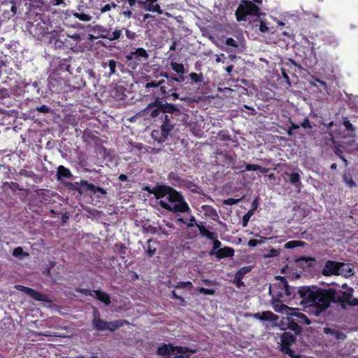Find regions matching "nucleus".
<instances>
[{
  "mask_svg": "<svg viewBox=\"0 0 358 358\" xmlns=\"http://www.w3.org/2000/svg\"><path fill=\"white\" fill-rule=\"evenodd\" d=\"M342 287H347V289H322L311 285L301 286L297 292L302 299L301 303L308 304L309 313L319 316L330 307L331 303H339L343 309L358 306V298L353 296L354 289L348 287L346 284Z\"/></svg>",
  "mask_w": 358,
  "mask_h": 358,
  "instance_id": "nucleus-1",
  "label": "nucleus"
},
{
  "mask_svg": "<svg viewBox=\"0 0 358 358\" xmlns=\"http://www.w3.org/2000/svg\"><path fill=\"white\" fill-rule=\"evenodd\" d=\"M143 190L154 194L159 201V206L172 213H188L191 209L182 194L171 186L157 184L154 187L144 186Z\"/></svg>",
  "mask_w": 358,
  "mask_h": 358,
  "instance_id": "nucleus-2",
  "label": "nucleus"
},
{
  "mask_svg": "<svg viewBox=\"0 0 358 358\" xmlns=\"http://www.w3.org/2000/svg\"><path fill=\"white\" fill-rule=\"evenodd\" d=\"M260 14L259 8L248 0H242L236 10V17L238 22L245 21L247 17L259 18Z\"/></svg>",
  "mask_w": 358,
  "mask_h": 358,
  "instance_id": "nucleus-3",
  "label": "nucleus"
},
{
  "mask_svg": "<svg viewBox=\"0 0 358 358\" xmlns=\"http://www.w3.org/2000/svg\"><path fill=\"white\" fill-rule=\"evenodd\" d=\"M81 41V37L78 34L71 36L59 34L55 41V46L58 49H69L74 50Z\"/></svg>",
  "mask_w": 358,
  "mask_h": 358,
  "instance_id": "nucleus-4",
  "label": "nucleus"
},
{
  "mask_svg": "<svg viewBox=\"0 0 358 358\" xmlns=\"http://www.w3.org/2000/svg\"><path fill=\"white\" fill-rule=\"evenodd\" d=\"M149 55L143 48H138L135 51H131L125 55V59L128 63V66L132 69H136L137 66L143 62H147Z\"/></svg>",
  "mask_w": 358,
  "mask_h": 358,
  "instance_id": "nucleus-5",
  "label": "nucleus"
},
{
  "mask_svg": "<svg viewBox=\"0 0 358 358\" xmlns=\"http://www.w3.org/2000/svg\"><path fill=\"white\" fill-rule=\"evenodd\" d=\"M124 324H127V322L124 320L106 322L101 318H93L92 321L93 328L99 331L109 330L110 331L113 332L116 329L122 327Z\"/></svg>",
  "mask_w": 358,
  "mask_h": 358,
  "instance_id": "nucleus-6",
  "label": "nucleus"
},
{
  "mask_svg": "<svg viewBox=\"0 0 358 358\" xmlns=\"http://www.w3.org/2000/svg\"><path fill=\"white\" fill-rule=\"evenodd\" d=\"M275 310L276 312H282L283 310H287V315L290 316H294L297 318V322L301 324H304L309 325L311 324L310 320L308 318V317L300 312L299 308H289L285 304L280 305V308H277V305L275 306Z\"/></svg>",
  "mask_w": 358,
  "mask_h": 358,
  "instance_id": "nucleus-7",
  "label": "nucleus"
},
{
  "mask_svg": "<svg viewBox=\"0 0 358 358\" xmlns=\"http://www.w3.org/2000/svg\"><path fill=\"white\" fill-rule=\"evenodd\" d=\"M160 118L162 122L161 125L162 136L158 141L162 142L167 138L170 131L173 129L175 123L173 122V115L163 113L161 115Z\"/></svg>",
  "mask_w": 358,
  "mask_h": 358,
  "instance_id": "nucleus-8",
  "label": "nucleus"
},
{
  "mask_svg": "<svg viewBox=\"0 0 358 358\" xmlns=\"http://www.w3.org/2000/svg\"><path fill=\"white\" fill-rule=\"evenodd\" d=\"M278 280V282H275L270 286L269 293L273 295V307L277 305V308H280L282 299H284L283 291L284 288L281 286L280 279L277 277Z\"/></svg>",
  "mask_w": 358,
  "mask_h": 358,
  "instance_id": "nucleus-9",
  "label": "nucleus"
},
{
  "mask_svg": "<svg viewBox=\"0 0 358 358\" xmlns=\"http://www.w3.org/2000/svg\"><path fill=\"white\" fill-rule=\"evenodd\" d=\"M75 185L78 187H76V189L80 194L86 192H91L93 194L96 192H99L101 194H106V191L103 188L89 183L87 180H82L80 182H76Z\"/></svg>",
  "mask_w": 358,
  "mask_h": 358,
  "instance_id": "nucleus-10",
  "label": "nucleus"
},
{
  "mask_svg": "<svg viewBox=\"0 0 358 358\" xmlns=\"http://www.w3.org/2000/svg\"><path fill=\"white\" fill-rule=\"evenodd\" d=\"M15 288L17 290L25 293L26 294H27L29 296H30L35 301H43V302H50V299L48 298V296L45 294L41 293L38 291H36L30 287H25L23 285H17L15 286Z\"/></svg>",
  "mask_w": 358,
  "mask_h": 358,
  "instance_id": "nucleus-11",
  "label": "nucleus"
},
{
  "mask_svg": "<svg viewBox=\"0 0 358 358\" xmlns=\"http://www.w3.org/2000/svg\"><path fill=\"white\" fill-rule=\"evenodd\" d=\"M279 278L280 279L281 286L284 288V299H282V301H287L296 298V295H299L297 291L299 287H291L288 285V282L285 277L279 276Z\"/></svg>",
  "mask_w": 358,
  "mask_h": 358,
  "instance_id": "nucleus-12",
  "label": "nucleus"
},
{
  "mask_svg": "<svg viewBox=\"0 0 358 358\" xmlns=\"http://www.w3.org/2000/svg\"><path fill=\"white\" fill-rule=\"evenodd\" d=\"M338 262L328 260L322 270V274L324 276L338 275Z\"/></svg>",
  "mask_w": 358,
  "mask_h": 358,
  "instance_id": "nucleus-13",
  "label": "nucleus"
},
{
  "mask_svg": "<svg viewBox=\"0 0 358 358\" xmlns=\"http://www.w3.org/2000/svg\"><path fill=\"white\" fill-rule=\"evenodd\" d=\"M210 255H215L219 259L232 257L234 255V250L233 248L225 246L222 248L218 249L217 251L211 250L209 252Z\"/></svg>",
  "mask_w": 358,
  "mask_h": 358,
  "instance_id": "nucleus-14",
  "label": "nucleus"
},
{
  "mask_svg": "<svg viewBox=\"0 0 358 358\" xmlns=\"http://www.w3.org/2000/svg\"><path fill=\"white\" fill-rule=\"evenodd\" d=\"M137 2L140 5L141 8L144 9L145 10L150 12H156L158 14L163 13V11L158 3H150L146 0H138Z\"/></svg>",
  "mask_w": 358,
  "mask_h": 358,
  "instance_id": "nucleus-15",
  "label": "nucleus"
},
{
  "mask_svg": "<svg viewBox=\"0 0 358 358\" xmlns=\"http://www.w3.org/2000/svg\"><path fill=\"white\" fill-rule=\"evenodd\" d=\"M355 272L350 264L343 262H338V275H343L345 278H348L354 275Z\"/></svg>",
  "mask_w": 358,
  "mask_h": 358,
  "instance_id": "nucleus-16",
  "label": "nucleus"
},
{
  "mask_svg": "<svg viewBox=\"0 0 358 358\" xmlns=\"http://www.w3.org/2000/svg\"><path fill=\"white\" fill-rule=\"evenodd\" d=\"M101 66L104 69H106L107 67L109 69L108 77H111L112 76L117 74L116 68L117 66H122V64H121V63H119L114 59H108V60L103 61L102 62Z\"/></svg>",
  "mask_w": 358,
  "mask_h": 358,
  "instance_id": "nucleus-17",
  "label": "nucleus"
},
{
  "mask_svg": "<svg viewBox=\"0 0 358 358\" xmlns=\"http://www.w3.org/2000/svg\"><path fill=\"white\" fill-rule=\"evenodd\" d=\"M324 333L327 335H330L336 340L344 341L347 338L346 334L343 331L330 327H324Z\"/></svg>",
  "mask_w": 358,
  "mask_h": 358,
  "instance_id": "nucleus-18",
  "label": "nucleus"
},
{
  "mask_svg": "<svg viewBox=\"0 0 358 358\" xmlns=\"http://www.w3.org/2000/svg\"><path fill=\"white\" fill-rule=\"evenodd\" d=\"M296 341V337L289 332H284L281 336V350L290 347Z\"/></svg>",
  "mask_w": 358,
  "mask_h": 358,
  "instance_id": "nucleus-19",
  "label": "nucleus"
},
{
  "mask_svg": "<svg viewBox=\"0 0 358 358\" xmlns=\"http://www.w3.org/2000/svg\"><path fill=\"white\" fill-rule=\"evenodd\" d=\"M73 177V174L71 171L66 168L64 166L60 165L57 168V180H62L63 179H70Z\"/></svg>",
  "mask_w": 358,
  "mask_h": 358,
  "instance_id": "nucleus-20",
  "label": "nucleus"
},
{
  "mask_svg": "<svg viewBox=\"0 0 358 358\" xmlns=\"http://www.w3.org/2000/svg\"><path fill=\"white\" fill-rule=\"evenodd\" d=\"M285 174L289 176V182L300 192L303 187L300 174L299 173H288L287 172H285Z\"/></svg>",
  "mask_w": 358,
  "mask_h": 358,
  "instance_id": "nucleus-21",
  "label": "nucleus"
},
{
  "mask_svg": "<svg viewBox=\"0 0 358 358\" xmlns=\"http://www.w3.org/2000/svg\"><path fill=\"white\" fill-rule=\"evenodd\" d=\"M158 243L159 242L157 241L153 240L152 238L148 240L147 245L144 247V250L149 257H152L155 255L157 250L155 245Z\"/></svg>",
  "mask_w": 358,
  "mask_h": 358,
  "instance_id": "nucleus-22",
  "label": "nucleus"
},
{
  "mask_svg": "<svg viewBox=\"0 0 358 358\" xmlns=\"http://www.w3.org/2000/svg\"><path fill=\"white\" fill-rule=\"evenodd\" d=\"M70 62H71V57H69V59H59L58 66L57 67V71L68 72L70 74H71L72 71L71 69V66Z\"/></svg>",
  "mask_w": 358,
  "mask_h": 358,
  "instance_id": "nucleus-23",
  "label": "nucleus"
},
{
  "mask_svg": "<svg viewBox=\"0 0 358 358\" xmlns=\"http://www.w3.org/2000/svg\"><path fill=\"white\" fill-rule=\"evenodd\" d=\"M94 298H96L106 306H108L111 303L110 296L106 292L101 290H96L94 292Z\"/></svg>",
  "mask_w": 358,
  "mask_h": 358,
  "instance_id": "nucleus-24",
  "label": "nucleus"
},
{
  "mask_svg": "<svg viewBox=\"0 0 358 358\" xmlns=\"http://www.w3.org/2000/svg\"><path fill=\"white\" fill-rule=\"evenodd\" d=\"M255 317L262 321L274 322L278 319V316L271 311H264L261 314L257 313Z\"/></svg>",
  "mask_w": 358,
  "mask_h": 358,
  "instance_id": "nucleus-25",
  "label": "nucleus"
},
{
  "mask_svg": "<svg viewBox=\"0 0 358 358\" xmlns=\"http://www.w3.org/2000/svg\"><path fill=\"white\" fill-rule=\"evenodd\" d=\"M162 108V114H169L173 115L174 113H178L180 111L177 106L173 103H165L163 104Z\"/></svg>",
  "mask_w": 358,
  "mask_h": 358,
  "instance_id": "nucleus-26",
  "label": "nucleus"
},
{
  "mask_svg": "<svg viewBox=\"0 0 358 358\" xmlns=\"http://www.w3.org/2000/svg\"><path fill=\"white\" fill-rule=\"evenodd\" d=\"M109 29L110 30H109L108 34H107L108 36H107L106 39H108L110 41L118 40L122 36V31L124 30V29H119V28L116 27L114 29V31H112V28H109Z\"/></svg>",
  "mask_w": 358,
  "mask_h": 358,
  "instance_id": "nucleus-27",
  "label": "nucleus"
},
{
  "mask_svg": "<svg viewBox=\"0 0 358 358\" xmlns=\"http://www.w3.org/2000/svg\"><path fill=\"white\" fill-rule=\"evenodd\" d=\"M170 348H172L173 350V353L176 352L178 353V355H182L186 353H191L194 354L196 352V350H192L188 347H184V346H174L173 344H170Z\"/></svg>",
  "mask_w": 358,
  "mask_h": 358,
  "instance_id": "nucleus-28",
  "label": "nucleus"
},
{
  "mask_svg": "<svg viewBox=\"0 0 358 358\" xmlns=\"http://www.w3.org/2000/svg\"><path fill=\"white\" fill-rule=\"evenodd\" d=\"M199 233L202 236H206L210 240L215 239L217 238V234L215 232H210L204 226L196 224Z\"/></svg>",
  "mask_w": 358,
  "mask_h": 358,
  "instance_id": "nucleus-29",
  "label": "nucleus"
},
{
  "mask_svg": "<svg viewBox=\"0 0 358 358\" xmlns=\"http://www.w3.org/2000/svg\"><path fill=\"white\" fill-rule=\"evenodd\" d=\"M162 98H156L155 100L152 102H151L144 110L143 112L145 114H148L150 113V110L152 108H156L158 109H160L162 110L163 103L162 101Z\"/></svg>",
  "mask_w": 358,
  "mask_h": 358,
  "instance_id": "nucleus-30",
  "label": "nucleus"
},
{
  "mask_svg": "<svg viewBox=\"0 0 358 358\" xmlns=\"http://www.w3.org/2000/svg\"><path fill=\"white\" fill-rule=\"evenodd\" d=\"M187 78H189L191 80L192 84H200L201 83H203V75L202 73H197L195 72L190 73Z\"/></svg>",
  "mask_w": 358,
  "mask_h": 358,
  "instance_id": "nucleus-31",
  "label": "nucleus"
},
{
  "mask_svg": "<svg viewBox=\"0 0 358 358\" xmlns=\"http://www.w3.org/2000/svg\"><path fill=\"white\" fill-rule=\"evenodd\" d=\"M157 353L161 356H166L170 353H173V350L171 348H170V344L167 345L166 343H163L162 345L157 348Z\"/></svg>",
  "mask_w": 358,
  "mask_h": 358,
  "instance_id": "nucleus-32",
  "label": "nucleus"
},
{
  "mask_svg": "<svg viewBox=\"0 0 358 358\" xmlns=\"http://www.w3.org/2000/svg\"><path fill=\"white\" fill-rule=\"evenodd\" d=\"M288 328L294 331L296 334H299L301 332V327L298 324V322L294 319L288 318Z\"/></svg>",
  "mask_w": 358,
  "mask_h": 358,
  "instance_id": "nucleus-33",
  "label": "nucleus"
},
{
  "mask_svg": "<svg viewBox=\"0 0 358 358\" xmlns=\"http://www.w3.org/2000/svg\"><path fill=\"white\" fill-rule=\"evenodd\" d=\"M159 90L162 95V99L166 100L169 99V92H171L172 91H176L178 88L171 87L170 90H166V85L165 84H162L159 85Z\"/></svg>",
  "mask_w": 358,
  "mask_h": 358,
  "instance_id": "nucleus-34",
  "label": "nucleus"
},
{
  "mask_svg": "<svg viewBox=\"0 0 358 358\" xmlns=\"http://www.w3.org/2000/svg\"><path fill=\"white\" fill-rule=\"evenodd\" d=\"M109 29L101 25H97L94 27V32L98 34L99 38H107L109 32Z\"/></svg>",
  "mask_w": 358,
  "mask_h": 358,
  "instance_id": "nucleus-35",
  "label": "nucleus"
},
{
  "mask_svg": "<svg viewBox=\"0 0 358 358\" xmlns=\"http://www.w3.org/2000/svg\"><path fill=\"white\" fill-rule=\"evenodd\" d=\"M171 69L178 75H183L186 73L185 69L182 64L171 62Z\"/></svg>",
  "mask_w": 358,
  "mask_h": 358,
  "instance_id": "nucleus-36",
  "label": "nucleus"
},
{
  "mask_svg": "<svg viewBox=\"0 0 358 358\" xmlns=\"http://www.w3.org/2000/svg\"><path fill=\"white\" fill-rule=\"evenodd\" d=\"M255 27H259V29L262 33H266L268 31V28L265 22H264L262 20H259V18H257L254 20Z\"/></svg>",
  "mask_w": 358,
  "mask_h": 358,
  "instance_id": "nucleus-37",
  "label": "nucleus"
},
{
  "mask_svg": "<svg viewBox=\"0 0 358 358\" xmlns=\"http://www.w3.org/2000/svg\"><path fill=\"white\" fill-rule=\"evenodd\" d=\"M343 180L344 182L350 188L357 186L356 182L352 180V176L350 173H345L343 175Z\"/></svg>",
  "mask_w": 358,
  "mask_h": 358,
  "instance_id": "nucleus-38",
  "label": "nucleus"
},
{
  "mask_svg": "<svg viewBox=\"0 0 358 358\" xmlns=\"http://www.w3.org/2000/svg\"><path fill=\"white\" fill-rule=\"evenodd\" d=\"M257 209V206L254 207V208L250 209L245 213L242 219V226L245 227L248 226V222L251 217V216L254 214V211Z\"/></svg>",
  "mask_w": 358,
  "mask_h": 358,
  "instance_id": "nucleus-39",
  "label": "nucleus"
},
{
  "mask_svg": "<svg viewBox=\"0 0 358 358\" xmlns=\"http://www.w3.org/2000/svg\"><path fill=\"white\" fill-rule=\"evenodd\" d=\"M304 242L301 241H290L285 244V248L292 249L296 247L303 246Z\"/></svg>",
  "mask_w": 358,
  "mask_h": 358,
  "instance_id": "nucleus-40",
  "label": "nucleus"
},
{
  "mask_svg": "<svg viewBox=\"0 0 358 358\" xmlns=\"http://www.w3.org/2000/svg\"><path fill=\"white\" fill-rule=\"evenodd\" d=\"M13 255L15 257L22 258L24 257H28L29 254L24 252L22 247H17L14 248L13 251Z\"/></svg>",
  "mask_w": 358,
  "mask_h": 358,
  "instance_id": "nucleus-41",
  "label": "nucleus"
},
{
  "mask_svg": "<svg viewBox=\"0 0 358 358\" xmlns=\"http://www.w3.org/2000/svg\"><path fill=\"white\" fill-rule=\"evenodd\" d=\"M223 157L224 162L229 165H234L236 159V155L234 153L233 155L224 153Z\"/></svg>",
  "mask_w": 358,
  "mask_h": 358,
  "instance_id": "nucleus-42",
  "label": "nucleus"
},
{
  "mask_svg": "<svg viewBox=\"0 0 358 358\" xmlns=\"http://www.w3.org/2000/svg\"><path fill=\"white\" fill-rule=\"evenodd\" d=\"M251 271L250 266H243L235 274V276L243 279L244 276Z\"/></svg>",
  "mask_w": 358,
  "mask_h": 358,
  "instance_id": "nucleus-43",
  "label": "nucleus"
},
{
  "mask_svg": "<svg viewBox=\"0 0 358 358\" xmlns=\"http://www.w3.org/2000/svg\"><path fill=\"white\" fill-rule=\"evenodd\" d=\"M282 352L286 355H288L292 358H300L301 356L299 353L294 351L290 348V347H286L284 349L281 350Z\"/></svg>",
  "mask_w": 358,
  "mask_h": 358,
  "instance_id": "nucleus-44",
  "label": "nucleus"
},
{
  "mask_svg": "<svg viewBox=\"0 0 358 358\" xmlns=\"http://www.w3.org/2000/svg\"><path fill=\"white\" fill-rule=\"evenodd\" d=\"M218 137L220 141H231V135L229 134L228 131L222 130L218 133Z\"/></svg>",
  "mask_w": 358,
  "mask_h": 358,
  "instance_id": "nucleus-45",
  "label": "nucleus"
},
{
  "mask_svg": "<svg viewBox=\"0 0 358 358\" xmlns=\"http://www.w3.org/2000/svg\"><path fill=\"white\" fill-rule=\"evenodd\" d=\"M18 174L21 176L30 178H33L36 176V173L33 171H28L27 169H21Z\"/></svg>",
  "mask_w": 358,
  "mask_h": 358,
  "instance_id": "nucleus-46",
  "label": "nucleus"
},
{
  "mask_svg": "<svg viewBox=\"0 0 358 358\" xmlns=\"http://www.w3.org/2000/svg\"><path fill=\"white\" fill-rule=\"evenodd\" d=\"M173 287L176 289H183L186 287L191 288L192 287V283L190 281L183 282L180 281L177 283V285H173Z\"/></svg>",
  "mask_w": 358,
  "mask_h": 358,
  "instance_id": "nucleus-47",
  "label": "nucleus"
},
{
  "mask_svg": "<svg viewBox=\"0 0 358 358\" xmlns=\"http://www.w3.org/2000/svg\"><path fill=\"white\" fill-rule=\"evenodd\" d=\"M166 81L164 80H161L158 82L157 81H150L146 83L145 87L146 88H150V87H159L162 84H165Z\"/></svg>",
  "mask_w": 358,
  "mask_h": 358,
  "instance_id": "nucleus-48",
  "label": "nucleus"
},
{
  "mask_svg": "<svg viewBox=\"0 0 358 358\" xmlns=\"http://www.w3.org/2000/svg\"><path fill=\"white\" fill-rule=\"evenodd\" d=\"M343 124L347 131H355V127L353 126V124L350 122V120L347 117L344 118Z\"/></svg>",
  "mask_w": 358,
  "mask_h": 358,
  "instance_id": "nucleus-49",
  "label": "nucleus"
},
{
  "mask_svg": "<svg viewBox=\"0 0 358 358\" xmlns=\"http://www.w3.org/2000/svg\"><path fill=\"white\" fill-rule=\"evenodd\" d=\"M36 110L38 111V113L46 114L49 113L51 111V108L48 106L42 105L40 106H36Z\"/></svg>",
  "mask_w": 358,
  "mask_h": 358,
  "instance_id": "nucleus-50",
  "label": "nucleus"
},
{
  "mask_svg": "<svg viewBox=\"0 0 358 358\" xmlns=\"http://www.w3.org/2000/svg\"><path fill=\"white\" fill-rule=\"evenodd\" d=\"M79 293H81L82 294H84L85 296H92V297H94V292L96 290H90V289H81V288H79V289H77L76 290Z\"/></svg>",
  "mask_w": 358,
  "mask_h": 358,
  "instance_id": "nucleus-51",
  "label": "nucleus"
},
{
  "mask_svg": "<svg viewBox=\"0 0 358 358\" xmlns=\"http://www.w3.org/2000/svg\"><path fill=\"white\" fill-rule=\"evenodd\" d=\"M280 255V250L271 248L269 250H268L267 253L264 255L266 257H275Z\"/></svg>",
  "mask_w": 358,
  "mask_h": 358,
  "instance_id": "nucleus-52",
  "label": "nucleus"
},
{
  "mask_svg": "<svg viewBox=\"0 0 358 358\" xmlns=\"http://www.w3.org/2000/svg\"><path fill=\"white\" fill-rule=\"evenodd\" d=\"M75 16L78 18L80 20L87 22L90 21L92 18V17L87 14L85 13H76Z\"/></svg>",
  "mask_w": 358,
  "mask_h": 358,
  "instance_id": "nucleus-53",
  "label": "nucleus"
},
{
  "mask_svg": "<svg viewBox=\"0 0 358 358\" xmlns=\"http://www.w3.org/2000/svg\"><path fill=\"white\" fill-rule=\"evenodd\" d=\"M162 113V110L158 108H151L150 110V113L148 114H146L147 115H149L152 118H155L157 116H159Z\"/></svg>",
  "mask_w": 358,
  "mask_h": 358,
  "instance_id": "nucleus-54",
  "label": "nucleus"
},
{
  "mask_svg": "<svg viewBox=\"0 0 358 358\" xmlns=\"http://www.w3.org/2000/svg\"><path fill=\"white\" fill-rule=\"evenodd\" d=\"M199 292L204 295H214L215 292L214 289H207L204 287H200L199 289Z\"/></svg>",
  "mask_w": 358,
  "mask_h": 358,
  "instance_id": "nucleus-55",
  "label": "nucleus"
},
{
  "mask_svg": "<svg viewBox=\"0 0 358 358\" xmlns=\"http://www.w3.org/2000/svg\"><path fill=\"white\" fill-rule=\"evenodd\" d=\"M225 44L228 46H231L236 48L238 47V42L235 41L233 38H227L226 39Z\"/></svg>",
  "mask_w": 358,
  "mask_h": 358,
  "instance_id": "nucleus-56",
  "label": "nucleus"
},
{
  "mask_svg": "<svg viewBox=\"0 0 358 358\" xmlns=\"http://www.w3.org/2000/svg\"><path fill=\"white\" fill-rule=\"evenodd\" d=\"M301 126L305 129H311L313 128L312 124L308 117L303 119V122L301 123Z\"/></svg>",
  "mask_w": 358,
  "mask_h": 358,
  "instance_id": "nucleus-57",
  "label": "nucleus"
},
{
  "mask_svg": "<svg viewBox=\"0 0 358 358\" xmlns=\"http://www.w3.org/2000/svg\"><path fill=\"white\" fill-rule=\"evenodd\" d=\"M239 199H234V198H228L227 199H224L223 201V203L228 206H233L239 202Z\"/></svg>",
  "mask_w": 358,
  "mask_h": 358,
  "instance_id": "nucleus-58",
  "label": "nucleus"
},
{
  "mask_svg": "<svg viewBox=\"0 0 358 358\" xmlns=\"http://www.w3.org/2000/svg\"><path fill=\"white\" fill-rule=\"evenodd\" d=\"M169 99L172 101H176V99L185 100V98H180L179 94L175 92V91L169 92Z\"/></svg>",
  "mask_w": 358,
  "mask_h": 358,
  "instance_id": "nucleus-59",
  "label": "nucleus"
},
{
  "mask_svg": "<svg viewBox=\"0 0 358 358\" xmlns=\"http://www.w3.org/2000/svg\"><path fill=\"white\" fill-rule=\"evenodd\" d=\"M9 187L13 192H15L16 190H22L20 185L16 182H10L9 183Z\"/></svg>",
  "mask_w": 358,
  "mask_h": 358,
  "instance_id": "nucleus-60",
  "label": "nucleus"
},
{
  "mask_svg": "<svg viewBox=\"0 0 358 358\" xmlns=\"http://www.w3.org/2000/svg\"><path fill=\"white\" fill-rule=\"evenodd\" d=\"M124 30H125V34H126V36L127 38L130 39V40H133L135 38L136 34L135 32L129 30V29H125V28H123Z\"/></svg>",
  "mask_w": 358,
  "mask_h": 358,
  "instance_id": "nucleus-61",
  "label": "nucleus"
},
{
  "mask_svg": "<svg viewBox=\"0 0 358 358\" xmlns=\"http://www.w3.org/2000/svg\"><path fill=\"white\" fill-rule=\"evenodd\" d=\"M259 169V165L258 164H248L245 166V171H257Z\"/></svg>",
  "mask_w": 358,
  "mask_h": 358,
  "instance_id": "nucleus-62",
  "label": "nucleus"
},
{
  "mask_svg": "<svg viewBox=\"0 0 358 358\" xmlns=\"http://www.w3.org/2000/svg\"><path fill=\"white\" fill-rule=\"evenodd\" d=\"M262 243V241L261 240H258V239H250L249 241H248V245L250 246V247H256L258 245L261 244Z\"/></svg>",
  "mask_w": 358,
  "mask_h": 358,
  "instance_id": "nucleus-63",
  "label": "nucleus"
},
{
  "mask_svg": "<svg viewBox=\"0 0 358 358\" xmlns=\"http://www.w3.org/2000/svg\"><path fill=\"white\" fill-rule=\"evenodd\" d=\"M243 279L240 278H237L234 276V283L236 285L237 287L240 288L241 287H244V282L242 281Z\"/></svg>",
  "mask_w": 358,
  "mask_h": 358,
  "instance_id": "nucleus-64",
  "label": "nucleus"
}]
</instances>
